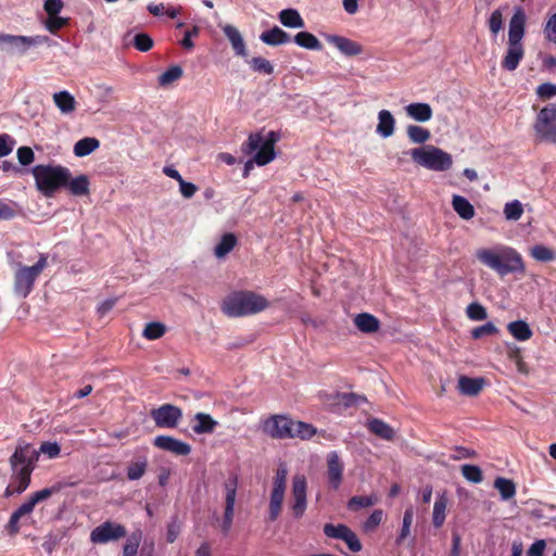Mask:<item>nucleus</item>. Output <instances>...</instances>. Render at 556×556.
Wrapping results in <instances>:
<instances>
[{
  "label": "nucleus",
  "mask_w": 556,
  "mask_h": 556,
  "mask_svg": "<svg viewBox=\"0 0 556 556\" xmlns=\"http://www.w3.org/2000/svg\"><path fill=\"white\" fill-rule=\"evenodd\" d=\"M460 469L464 478L470 482L480 483L483 480L482 470L476 465L466 464Z\"/></svg>",
  "instance_id": "47"
},
{
  "label": "nucleus",
  "mask_w": 556,
  "mask_h": 556,
  "mask_svg": "<svg viewBox=\"0 0 556 556\" xmlns=\"http://www.w3.org/2000/svg\"><path fill=\"white\" fill-rule=\"evenodd\" d=\"M39 452L48 455L49 458H55L60 455L61 447L56 442H43L40 445Z\"/></svg>",
  "instance_id": "61"
},
{
  "label": "nucleus",
  "mask_w": 556,
  "mask_h": 556,
  "mask_svg": "<svg viewBox=\"0 0 556 556\" xmlns=\"http://www.w3.org/2000/svg\"><path fill=\"white\" fill-rule=\"evenodd\" d=\"M16 141L8 134H0V157L9 155L15 146Z\"/></svg>",
  "instance_id": "57"
},
{
  "label": "nucleus",
  "mask_w": 556,
  "mask_h": 556,
  "mask_svg": "<svg viewBox=\"0 0 556 556\" xmlns=\"http://www.w3.org/2000/svg\"><path fill=\"white\" fill-rule=\"evenodd\" d=\"M405 111L413 119L425 123L432 118V109L428 103H410L405 108Z\"/></svg>",
  "instance_id": "27"
},
{
  "label": "nucleus",
  "mask_w": 556,
  "mask_h": 556,
  "mask_svg": "<svg viewBox=\"0 0 556 556\" xmlns=\"http://www.w3.org/2000/svg\"><path fill=\"white\" fill-rule=\"evenodd\" d=\"M531 255L541 262H548L554 258V252L544 245L538 244L531 249Z\"/></svg>",
  "instance_id": "54"
},
{
  "label": "nucleus",
  "mask_w": 556,
  "mask_h": 556,
  "mask_svg": "<svg viewBox=\"0 0 556 556\" xmlns=\"http://www.w3.org/2000/svg\"><path fill=\"white\" fill-rule=\"evenodd\" d=\"M324 533L331 539H338L345 542L349 549L357 553L362 551L363 545L354 531L343 523L332 525L326 523L324 526Z\"/></svg>",
  "instance_id": "14"
},
{
  "label": "nucleus",
  "mask_w": 556,
  "mask_h": 556,
  "mask_svg": "<svg viewBox=\"0 0 556 556\" xmlns=\"http://www.w3.org/2000/svg\"><path fill=\"white\" fill-rule=\"evenodd\" d=\"M494 488L505 501L513 498L516 494V485L510 479L497 477L494 481Z\"/></svg>",
  "instance_id": "40"
},
{
  "label": "nucleus",
  "mask_w": 556,
  "mask_h": 556,
  "mask_svg": "<svg viewBox=\"0 0 556 556\" xmlns=\"http://www.w3.org/2000/svg\"><path fill=\"white\" fill-rule=\"evenodd\" d=\"M34 289V280H15L14 293L18 298H26Z\"/></svg>",
  "instance_id": "56"
},
{
  "label": "nucleus",
  "mask_w": 556,
  "mask_h": 556,
  "mask_svg": "<svg viewBox=\"0 0 556 556\" xmlns=\"http://www.w3.org/2000/svg\"><path fill=\"white\" fill-rule=\"evenodd\" d=\"M42 40L39 36H17L10 34H0V48L11 54L23 55L27 50L36 45L41 43Z\"/></svg>",
  "instance_id": "12"
},
{
  "label": "nucleus",
  "mask_w": 556,
  "mask_h": 556,
  "mask_svg": "<svg viewBox=\"0 0 556 556\" xmlns=\"http://www.w3.org/2000/svg\"><path fill=\"white\" fill-rule=\"evenodd\" d=\"M90 180L87 175H79L75 178L72 177V173L70 172L68 178H66V185L63 189L70 191L74 197H84L88 195L90 192Z\"/></svg>",
  "instance_id": "23"
},
{
  "label": "nucleus",
  "mask_w": 556,
  "mask_h": 556,
  "mask_svg": "<svg viewBox=\"0 0 556 556\" xmlns=\"http://www.w3.org/2000/svg\"><path fill=\"white\" fill-rule=\"evenodd\" d=\"M485 380L483 378H470L467 376H460L458 379V389L460 393L469 396L478 395Z\"/></svg>",
  "instance_id": "26"
},
{
  "label": "nucleus",
  "mask_w": 556,
  "mask_h": 556,
  "mask_svg": "<svg viewBox=\"0 0 556 556\" xmlns=\"http://www.w3.org/2000/svg\"><path fill=\"white\" fill-rule=\"evenodd\" d=\"M525 48L522 43H510L508 42V48L506 50V54L502 60V67L506 71L513 72L518 66L520 61L523 59Z\"/></svg>",
  "instance_id": "21"
},
{
  "label": "nucleus",
  "mask_w": 556,
  "mask_h": 556,
  "mask_svg": "<svg viewBox=\"0 0 556 556\" xmlns=\"http://www.w3.org/2000/svg\"><path fill=\"white\" fill-rule=\"evenodd\" d=\"M126 528L121 523L105 521L90 532V541L93 544H105L110 541H117L125 538Z\"/></svg>",
  "instance_id": "13"
},
{
  "label": "nucleus",
  "mask_w": 556,
  "mask_h": 556,
  "mask_svg": "<svg viewBox=\"0 0 556 556\" xmlns=\"http://www.w3.org/2000/svg\"><path fill=\"white\" fill-rule=\"evenodd\" d=\"M545 38L556 46V13H554L544 27Z\"/></svg>",
  "instance_id": "60"
},
{
  "label": "nucleus",
  "mask_w": 556,
  "mask_h": 556,
  "mask_svg": "<svg viewBox=\"0 0 556 556\" xmlns=\"http://www.w3.org/2000/svg\"><path fill=\"white\" fill-rule=\"evenodd\" d=\"M153 444L155 447L170 452L177 456H186L191 452V446L188 443L169 435H157Z\"/></svg>",
  "instance_id": "18"
},
{
  "label": "nucleus",
  "mask_w": 556,
  "mask_h": 556,
  "mask_svg": "<svg viewBox=\"0 0 556 556\" xmlns=\"http://www.w3.org/2000/svg\"><path fill=\"white\" fill-rule=\"evenodd\" d=\"M269 301L254 291L239 290L227 294L220 304L222 312L230 317L256 315L269 307Z\"/></svg>",
  "instance_id": "2"
},
{
  "label": "nucleus",
  "mask_w": 556,
  "mask_h": 556,
  "mask_svg": "<svg viewBox=\"0 0 556 556\" xmlns=\"http://www.w3.org/2000/svg\"><path fill=\"white\" fill-rule=\"evenodd\" d=\"M224 34L230 41L236 54L245 56L247 48L240 31L232 25H226L224 27Z\"/></svg>",
  "instance_id": "30"
},
{
  "label": "nucleus",
  "mask_w": 556,
  "mask_h": 556,
  "mask_svg": "<svg viewBox=\"0 0 556 556\" xmlns=\"http://www.w3.org/2000/svg\"><path fill=\"white\" fill-rule=\"evenodd\" d=\"M378 502L376 495L352 496L348 502V508L356 511L361 508L370 507Z\"/></svg>",
  "instance_id": "42"
},
{
  "label": "nucleus",
  "mask_w": 556,
  "mask_h": 556,
  "mask_svg": "<svg viewBox=\"0 0 556 556\" xmlns=\"http://www.w3.org/2000/svg\"><path fill=\"white\" fill-rule=\"evenodd\" d=\"M278 140L279 135L276 131H269L265 140L261 132H254L242 143L241 151L245 155L256 151L254 162L258 166H264L275 160V144Z\"/></svg>",
  "instance_id": "7"
},
{
  "label": "nucleus",
  "mask_w": 556,
  "mask_h": 556,
  "mask_svg": "<svg viewBox=\"0 0 556 556\" xmlns=\"http://www.w3.org/2000/svg\"><path fill=\"white\" fill-rule=\"evenodd\" d=\"M8 255L16 267L15 278H37L48 265V255L38 252L33 245H20Z\"/></svg>",
  "instance_id": "4"
},
{
  "label": "nucleus",
  "mask_w": 556,
  "mask_h": 556,
  "mask_svg": "<svg viewBox=\"0 0 556 556\" xmlns=\"http://www.w3.org/2000/svg\"><path fill=\"white\" fill-rule=\"evenodd\" d=\"M409 154L415 163L435 172L447 170L453 164L451 154L434 146L412 149Z\"/></svg>",
  "instance_id": "8"
},
{
  "label": "nucleus",
  "mask_w": 556,
  "mask_h": 556,
  "mask_svg": "<svg viewBox=\"0 0 556 556\" xmlns=\"http://www.w3.org/2000/svg\"><path fill=\"white\" fill-rule=\"evenodd\" d=\"M526 33V14L521 8L515 10L514 15L509 21L508 42L522 43V38Z\"/></svg>",
  "instance_id": "19"
},
{
  "label": "nucleus",
  "mask_w": 556,
  "mask_h": 556,
  "mask_svg": "<svg viewBox=\"0 0 556 556\" xmlns=\"http://www.w3.org/2000/svg\"><path fill=\"white\" fill-rule=\"evenodd\" d=\"M53 101L58 109L64 114H68L75 111L76 101L68 91L64 90L55 92L53 94Z\"/></svg>",
  "instance_id": "34"
},
{
  "label": "nucleus",
  "mask_w": 556,
  "mask_h": 556,
  "mask_svg": "<svg viewBox=\"0 0 556 556\" xmlns=\"http://www.w3.org/2000/svg\"><path fill=\"white\" fill-rule=\"evenodd\" d=\"M263 432L273 439H295L308 440L316 429L304 421H294L283 415H273L263 424Z\"/></svg>",
  "instance_id": "3"
},
{
  "label": "nucleus",
  "mask_w": 556,
  "mask_h": 556,
  "mask_svg": "<svg viewBox=\"0 0 556 556\" xmlns=\"http://www.w3.org/2000/svg\"><path fill=\"white\" fill-rule=\"evenodd\" d=\"M148 460L146 457H138L131 460L127 466V478L129 480H139L147 471Z\"/></svg>",
  "instance_id": "39"
},
{
  "label": "nucleus",
  "mask_w": 556,
  "mask_h": 556,
  "mask_svg": "<svg viewBox=\"0 0 556 556\" xmlns=\"http://www.w3.org/2000/svg\"><path fill=\"white\" fill-rule=\"evenodd\" d=\"M278 18L280 23L289 28H303L305 22L295 9H285L279 12Z\"/></svg>",
  "instance_id": "32"
},
{
  "label": "nucleus",
  "mask_w": 556,
  "mask_h": 556,
  "mask_svg": "<svg viewBox=\"0 0 556 556\" xmlns=\"http://www.w3.org/2000/svg\"><path fill=\"white\" fill-rule=\"evenodd\" d=\"M132 43L137 50L147 52L153 48L154 41L148 34L139 33L135 35Z\"/></svg>",
  "instance_id": "49"
},
{
  "label": "nucleus",
  "mask_w": 556,
  "mask_h": 556,
  "mask_svg": "<svg viewBox=\"0 0 556 556\" xmlns=\"http://www.w3.org/2000/svg\"><path fill=\"white\" fill-rule=\"evenodd\" d=\"M523 213L522 204L518 200H514L505 204L504 214L507 219L518 220Z\"/></svg>",
  "instance_id": "50"
},
{
  "label": "nucleus",
  "mask_w": 556,
  "mask_h": 556,
  "mask_svg": "<svg viewBox=\"0 0 556 556\" xmlns=\"http://www.w3.org/2000/svg\"><path fill=\"white\" fill-rule=\"evenodd\" d=\"M250 65L254 72L263 73L266 75H270L274 73L273 64L262 56L252 58V60L250 61Z\"/></svg>",
  "instance_id": "48"
},
{
  "label": "nucleus",
  "mask_w": 556,
  "mask_h": 556,
  "mask_svg": "<svg viewBox=\"0 0 556 556\" xmlns=\"http://www.w3.org/2000/svg\"><path fill=\"white\" fill-rule=\"evenodd\" d=\"M288 468L285 464H280L273 478V485L287 488Z\"/></svg>",
  "instance_id": "58"
},
{
  "label": "nucleus",
  "mask_w": 556,
  "mask_h": 556,
  "mask_svg": "<svg viewBox=\"0 0 556 556\" xmlns=\"http://www.w3.org/2000/svg\"><path fill=\"white\" fill-rule=\"evenodd\" d=\"M466 313L469 319L476 321L484 320L488 317L486 309L477 302L469 304Z\"/></svg>",
  "instance_id": "52"
},
{
  "label": "nucleus",
  "mask_w": 556,
  "mask_h": 556,
  "mask_svg": "<svg viewBox=\"0 0 556 556\" xmlns=\"http://www.w3.org/2000/svg\"><path fill=\"white\" fill-rule=\"evenodd\" d=\"M533 129L536 141L556 143V104H547L538 113Z\"/></svg>",
  "instance_id": "10"
},
{
  "label": "nucleus",
  "mask_w": 556,
  "mask_h": 556,
  "mask_svg": "<svg viewBox=\"0 0 556 556\" xmlns=\"http://www.w3.org/2000/svg\"><path fill=\"white\" fill-rule=\"evenodd\" d=\"M293 41L300 46L301 48L308 49V50H316L319 51L323 49V45L319 41V39L308 33V31H300L293 37Z\"/></svg>",
  "instance_id": "36"
},
{
  "label": "nucleus",
  "mask_w": 556,
  "mask_h": 556,
  "mask_svg": "<svg viewBox=\"0 0 556 556\" xmlns=\"http://www.w3.org/2000/svg\"><path fill=\"white\" fill-rule=\"evenodd\" d=\"M37 190L47 198L63 189L70 169L62 165L38 164L31 168Z\"/></svg>",
  "instance_id": "6"
},
{
  "label": "nucleus",
  "mask_w": 556,
  "mask_h": 556,
  "mask_svg": "<svg viewBox=\"0 0 556 556\" xmlns=\"http://www.w3.org/2000/svg\"><path fill=\"white\" fill-rule=\"evenodd\" d=\"M260 39L267 46L276 47L290 42L291 37L280 27L274 26L271 29L263 31Z\"/></svg>",
  "instance_id": "25"
},
{
  "label": "nucleus",
  "mask_w": 556,
  "mask_h": 556,
  "mask_svg": "<svg viewBox=\"0 0 556 556\" xmlns=\"http://www.w3.org/2000/svg\"><path fill=\"white\" fill-rule=\"evenodd\" d=\"M382 520H383V510L382 509L374 510L363 525L364 531L372 532L374 530H376L379 527V525L382 522Z\"/></svg>",
  "instance_id": "51"
},
{
  "label": "nucleus",
  "mask_w": 556,
  "mask_h": 556,
  "mask_svg": "<svg viewBox=\"0 0 556 556\" xmlns=\"http://www.w3.org/2000/svg\"><path fill=\"white\" fill-rule=\"evenodd\" d=\"M39 458V452L28 443H18L9 462L12 469L11 482L4 496L22 494L30 484L31 473Z\"/></svg>",
  "instance_id": "1"
},
{
  "label": "nucleus",
  "mask_w": 556,
  "mask_h": 556,
  "mask_svg": "<svg viewBox=\"0 0 556 556\" xmlns=\"http://www.w3.org/2000/svg\"><path fill=\"white\" fill-rule=\"evenodd\" d=\"M287 488L282 486H271L269 494V503H268V516L267 520L270 522L276 521L281 515L283 502L286 497Z\"/></svg>",
  "instance_id": "20"
},
{
  "label": "nucleus",
  "mask_w": 556,
  "mask_h": 556,
  "mask_svg": "<svg viewBox=\"0 0 556 556\" xmlns=\"http://www.w3.org/2000/svg\"><path fill=\"white\" fill-rule=\"evenodd\" d=\"M237 477H233L232 479H228L224 486H225V511L224 517L222 521V530L225 534H227L231 528L233 515H235V503H236V495H237Z\"/></svg>",
  "instance_id": "16"
},
{
  "label": "nucleus",
  "mask_w": 556,
  "mask_h": 556,
  "mask_svg": "<svg viewBox=\"0 0 556 556\" xmlns=\"http://www.w3.org/2000/svg\"><path fill=\"white\" fill-rule=\"evenodd\" d=\"M407 136L414 143H425L430 139V131L421 126L409 125L407 127Z\"/></svg>",
  "instance_id": "44"
},
{
  "label": "nucleus",
  "mask_w": 556,
  "mask_h": 556,
  "mask_svg": "<svg viewBox=\"0 0 556 556\" xmlns=\"http://www.w3.org/2000/svg\"><path fill=\"white\" fill-rule=\"evenodd\" d=\"M344 465L340 459L339 453L332 451L327 455V478L329 485L338 490L343 480Z\"/></svg>",
  "instance_id": "17"
},
{
  "label": "nucleus",
  "mask_w": 556,
  "mask_h": 556,
  "mask_svg": "<svg viewBox=\"0 0 556 556\" xmlns=\"http://www.w3.org/2000/svg\"><path fill=\"white\" fill-rule=\"evenodd\" d=\"M368 430L375 435L391 441L394 438L393 428L381 419L374 418L368 421Z\"/></svg>",
  "instance_id": "33"
},
{
  "label": "nucleus",
  "mask_w": 556,
  "mask_h": 556,
  "mask_svg": "<svg viewBox=\"0 0 556 556\" xmlns=\"http://www.w3.org/2000/svg\"><path fill=\"white\" fill-rule=\"evenodd\" d=\"M353 321L355 327L363 333H374L380 329L379 319L369 313L357 314Z\"/></svg>",
  "instance_id": "24"
},
{
  "label": "nucleus",
  "mask_w": 556,
  "mask_h": 556,
  "mask_svg": "<svg viewBox=\"0 0 556 556\" xmlns=\"http://www.w3.org/2000/svg\"><path fill=\"white\" fill-rule=\"evenodd\" d=\"M67 22H68L67 18L61 17L58 15L49 16V18L47 21V28L51 33H55L59 29L63 28L67 24Z\"/></svg>",
  "instance_id": "62"
},
{
  "label": "nucleus",
  "mask_w": 556,
  "mask_h": 556,
  "mask_svg": "<svg viewBox=\"0 0 556 556\" xmlns=\"http://www.w3.org/2000/svg\"><path fill=\"white\" fill-rule=\"evenodd\" d=\"M413 520H414V509H413V507H409L404 511L403 525H402L401 532L396 539V544H399V545L402 544V542L409 535Z\"/></svg>",
  "instance_id": "46"
},
{
  "label": "nucleus",
  "mask_w": 556,
  "mask_h": 556,
  "mask_svg": "<svg viewBox=\"0 0 556 556\" xmlns=\"http://www.w3.org/2000/svg\"><path fill=\"white\" fill-rule=\"evenodd\" d=\"M60 488H45L40 491L34 492L28 500L23 503L16 510H14L5 526V529L10 535H16L20 532V520L22 517L29 515L35 506L40 502L48 500L52 494L58 492Z\"/></svg>",
  "instance_id": "9"
},
{
  "label": "nucleus",
  "mask_w": 556,
  "mask_h": 556,
  "mask_svg": "<svg viewBox=\"0 0 556 556\" xmlns=\"http://www.w3.org/2000/svg\"><path fill=\"white\" fill-rule=\"evenodd\" d=\"M45 11L49 16L58 15L63 9L62 0H46L45 1Z\"/></svg>",
  "instance_id": "63"
},
{
  "label": "nucleus",
  "mask_w": 556,
  "mask_h": 556,
  "mask_svg": "<svg viewBox=\"0 0 556 556\" xmlns=\"http://www.w3.org/2000/svg\"><path fill=\"white\" fill-rule=\"evenodd\" d=\"M328 41L333 45L341 53L348 56H355L363 52V47L361 43L343 36H329Z\"/></svg>",
  "instance_id": "22"
},
{
  "label": "nucleus",
  "mask_w": 556,
  "mask_h": 556,
  "mask_svg": "<svg viewBox=\"0 0 556 556\" xmlns=\"http://www.w3.org/2000/svg\"><path fill=\"white\" fill-rule=\"evenodd\" d=\"M100 147V141L94 137H85L78 140L74 146V154L84 157L91 154Z\"/></svg>",
  "instance_id": "35"
},
{
  "label": "nucleus",
  "mask_w": 556,
  "mask_h": 556,
  "mask_svg": "<svg viewBox=\"0 0 556 556\" xmlns=\"http://www.w3.org/2000/svg\"><path fill=\"white\" fill-rule=\"evenodd\" d=\"M166 332V326L160 321L148 323L142 331V336L148 340H157Z\"/></svg>",
  "instance_id": "43"
},
{
  "label": "nucleus",
  "mask_w": 556,
  "mask_h": 556,
  "mask_svg": "<svg viewBox=\"0 0 556 556\" xmlns=\"http://www.w3.org/2000/svg\"><path fill=\"white\" fill-rule=\"evenodd\" d=\"M194 421L195 424L192 426V430L197 434L212 433L218 425L211 415L205 413H197L194 415Z\"/></svg>",
  "instance_id": "28"
},
{
  "label": "nucleus",
  "mask_w": 556,
  "mask_h": 556,
  "mask_svg": "<svg viewBox=\"0 0 556 556\" xmlns=\"http://www.w3.org/2000/svg\"><path fill=\"white\" fill-rule=\"evenodd\" d=\"M536 93L543 99H548L553 96H556V85L549 83L542 84L538 87Z\"/></svg>",
  "instance_id": "64"
},
{
  "label": "nucleus",
  "mask_w": 556,
  "mask_h": 556,
  "mask_svg": "<svg viewBox=\"0 0 556 556\" xmlns=\"http://www.w3.org/2000/svg\"><path fill=\"white\" fill-rule=\"evenodd\" d=\"M307 480L304 475H294L291 483L289 509L294 519H301L307 509Z\"/></svg>",
  "instance_id": "11"
},
{
  "label": "nucleus",
  "mask_w": 556,
  "mask_h": 556,
  "mask_svg": "<svg viewBox=\"0 0 556 556\" xmlns=\"http://www.w3.org/2000/svg\"><path fill=\"white\" fill-rule=\"evenodd\" d=\"M237 244V237L233 233H225L216 244L214 253L217 257L227 255Z\"/></svg>",
  "instance_id": "38"
},
{
  "label": "nucleus",
  "mask_w": 556,
  "mask_h": 556,
  "mask_svg": "<svg viewBox=\"0 0 556 556\" xmlns=\"http://www.w3.org/2000/svg\"><path fill=\"white\" fill-rule=\"evenodd\" d=\"M151 417L159 428H176L182 418V410L173 404H163L151 410Z\"/></svg>",
  "instance_id": "15"
},
{
  "label": "nucleus",
  "mask_w": 556,
  "mask_h": 556,
  "mask_svg": "<svg viewBox=\"0 0 556 556\" xmlns=\"http://www.w3.org/2000/svg\"><path fill=\"white\" fill-rule=\"evenodd\" d=\"M452 206L463 219L469 220L475 216V207L465 197L458 194L453 195Z\"/></svg>",
  "instance_id": "31"
},
{
  "label": "nucleus",
  "mask_w": 556,
  "mask_h": 556,
  "mask_svg": "<svg viewBox=\"0 0 556 556\" xmlns=\"http://www.w3.org/2000/svg\"><path fill=\"white\" fill-rule=\"evenodd\" d=\"M18 162L24 165H30L35 161V153L29 147H21L16 152Z\"/></svg>",
  "instance_id": "59"
},
{
  "label": "nucleus",
  "mask_w": 556,
  "mask_h": 556,
  "mask_svg": "<svg viewBox=\"0 0 556 556\" xmlns=\"http://www.w3.org/2000/svg\"><path fill=\"white\" fill-rule=\"evenodd\" d=\"M488 24H489L490 31L493 35H497L500 33V30L503 28V14L500 9L492 12V14L488 21Z\"/></svg>",
  "instance_id": "55"
},
{
  "label": "nucleus",
  "mask_w": 556,
  "mask_h": 556,
  "mask_svg": "<svg viewBox=\"0 0 556 556\" xmlns=\"http://www.w3.org/2000/svg\"><path fill=\"white\" fill-rule=\"evenodd\" d=\"M509 333L519 341L529 340L532 337V330L523 320H516L508 324Z\"/></svg>",
  "instance_id": "37"
},
{
  "label": "nucleus",
  "mask_w": 556,
  "mask_h": 556,
  "mask_svg": "<svg viewBox=\"0 0 556 556\" xmlns=\"http://www.w3.org/2000/svg\"><path fill=\"white\" fill-rule=\"evenodd\" d=\"M184 75V71L179 65L169 66L163 74L159 76V85L161 87H167L180 79Z\"/></svg>",
  "instance_id": "41"
},
{
  "label": "nucleus",
  "mask_w": 556,
  "mask_h": 556,
  "mask_svg": "<svg viewBox=\"0 0 556 556\" xmlns=\"http://www.w3.org/2000/svg\"><path fill=\"white\" fill-rule=\"evenodd\" d=\"M377 132L383 138L391 137L394 132L395 119L390 111L381 110L378 113Z\"/></svg>",
  "instance_id": "29"
},
{
  "label": "nucleus",
  "mask_w": 556,
  "mask_h": 556,
  "mask_svg": "<svg viewBox=\"0 0 556 556\" xmlns=\"http://www.w3.org/2000/svg\"><path fill=\"white\" fill-rule=\"evenodd\" d=\"M445 509H446V500L444 497L438 498L433 505V514H432V522L435 528H440L443 526V523L445 521Z\"/></svg>",
  "instance_id": "45"
},
{
  "label": "nucleus",
  "mask_w": 556,
  "mask_h": 556,
  "mask_svg": "<svg viewBox=\"0 0 556 556\" xmlns=\"http://www.w3.org/2000/svg\"><path fill=\"white\" fill-rule=\"evenodd\" d=\"M497 332H498V330L495 327V325L493 323L489 321L482 326L473 328L471 330V337L473 339H481L486 336L496 334Z\"/></svg>",
  "instance_id": "53"
},
{
  "label": "nucleus",
  "mask_w": 556,
  "mask_h": 556,
  "mask_svg": "<svg viewBox=\"0 0 556 556\" xmlns=\"http://www.w3.org/2000/svg\"><path fill=\"white\" fill-rule=\"evenodd\" d=\"M477 257L482 264L496 270L502 276L523 270V262L520 254L510 248L498 250L482 249L477 251Z\"/></svg>",
  "instance_id": "5"
}]
</instances>
